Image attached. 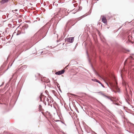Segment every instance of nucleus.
Segmentation results:
<instances>
[{"label":"nucleus","instance_id":"f257e3e1","mask_svg":"<svg viewBox=\"0 0 134 134\" xmlns=\"http://www.w3.org/2000/svg\"><path fill=\"white\" fill-rule=\"evenodd\" d=\"M66 41L68 42L72 43L74 41V37H70L66 39Z\"/></svg>","mask_w":134,"mask_h":134},{"label":"nucleus","instance_id":"f03ea898","mask_svg":"<svg viewBox=\"0 0 134 134\" xmlns=\"http://www.w3.org/2000/svg\"><path fill=\"white\" fill-rule=\"evenodd\" d=\"M92 80L96 82H97L98 83H99L100 84L101 86L103 87V88H105V86H104V85L102 84L101 82L98 80L95 79H92Z\"/></svg>","mask_w":134,"mask_h":134},{"label":"nucleus","instance_id":"7ed1b4c3","mask_svg":"<svg viewBox=\"0 0 134 134\" xmlns=\"http://www.w3.org/2000/svg\"><path fill=\"white\" fill-rule=\"evenodd\" d=\"M65 72L64 70H63L59 71H58L55 73V74L57 75H60L63 74Z\"/></svg>","mask_w":134,"mask_h":134},{"label":"nucleus","instance_id":"20e7f679","mask_svg":"<svg viewBox=\"0 0 134 134\" xmlns=\"http://www.w3.org/2000/svg\"><path fill=\"white\" fill-rule=\"evenodd\" d=\"M102 21L105 24H107V20L106 19V18L105 16H103L102 17Z\"/></svg>","mask_w":134,"mask_h":134},{"label":"nucleus","instance_id":"39448f33","mask_svg":"<svg viewBox=\"0 0 134 134\" xmlns=\"http://www.w3.org/2000/svg\"><path fill=\"white\" fill-rule=\"evenodd\" d=\"M9 0H1L0 1V3L2 4H4L9 2Z\"/></svg>","mask_w":134,"mask_h":134},{"label":"nucleus","instance_id":"423d86ee","mask_svg":"<svg viewBox=\"0 0 134 134\" xmlns=\"http://www.w3.org/2000/svg\"><path fill=\"white\" fill-rule=\"evenodd\" d=\"M102 94L105 97H106L108 99H109L112 102H113V100L111 99L109 97L106 96V95H105L104 94Z\"/></svg>","mask_w":134,"mask_h":134},{"label":"nucleus","instance_id":"0eeeda50","mask_svg":"<svg viewBox=\"0 0 134 134\" xmlns=\"http://www.w3.org/2000/svg\"><path fill=\"white\" fill-rule=\"evenodd\" d=\"M94 72L95 74L97 75L99 77H101L97 73V72L95 70L94 71Z\"/></svg>","mask_w":134,"mask_h":134},{"label":"nucleus","instance_id":"6e6552de","mask_svg":"<svg viewBox=\"0 0 134 134\" xmlns=\"http://www.w3.org/2000/svg\"><path fill=\"white\" fill-rule=\"evenodd\" d=\"M18 10L17 9H15L14 10H12V11L14 13V12H16Z\"/></svg>","mask_w":134,"mask_h":134},{"label":"nucleus","instance_id":"1a4fd4ad","mask_svg":"<svg viewBox=\"0 0 134 134\" xmlns=\"http://www.w3.org/2000/svg\"><path fill=\"white\" fill-rule=\"evenodd\" d=\"M4 84V82H3V83H2V85H0V86H2Z\"/></svg>","mask_w":134,"mask_h":134},{"label":"nucleus","instance_id":"9d476101","mask_svg":"<svg viewBox=\"0 0 134 134\" xmlns=\"http://www.w3.org/2000/svg\"><path fill=\"white\" fill-rule=\"evenodd\" d=\"M13 76H14V74H13V76H12V77H13ZM12 77L11 78V79H10V80H9V81H10L11 80V79H12Z\"/></svg>","mask_w":134,"mask_h":134},{"label":"nucleus","instance_id":"9b49d317","mask_svg":"<svg viewBox=\"0 0 134 134\" xmlns=\"http://www.w3.org/2000/svg\"><path fill=\"white\" fill-rule=\"evenodd\" d=\"M75 13H74V12H71V13L72 14H75Z\"/></svg>","mask_w":134,"mask_h":134},{"label":"nucleus","instance_id":"f8f14e48","mask_svg":"<svg viewBox=\"0 0 134 134\" xmlns=\"http://www.w3.org/2000/svg\"><path fill=\"white\" fill-rule=\"evenodd\" d=\"M129 39H130V37H131V36H129Z\"/></svg>","mask_w":134,"mask_h":134},{"label":"nucleus","instance_id":"ddd939ff","mask_svg":"<svg viewBox=\"0 0 134 134\" xmlns=\"http://www.w3.org/2000/svg\"><path fill=\"white\" fill-rule=\"evenodd\" d=\"M13 63H12V64H11V65H10V67H11L12 66V65L13 64Z\"/></svg>","mask_w":134,"mask_h":134},{"label":"nucleus","instance_id":"4468645a","mask_svg":"<svg viewBox=\"0 0 134 134\" xmlns=\"http://www.w3.org/2000/svg\"><path fill=\"white\" fill-rule=\"evenodd\" d=\"M43 53V51H42V52H41V54H42Z\"/></svg>","mask_w":134,"mask_h":134},{"label":"nucleus","instance_id":"2eb2a0df","mask_svg":"<svg viewBox=\"0 0 134 134\" xmlns=\"http://www.w3.org/2000/svg\"><path fill=\"white\" fill-rule=\"evenodd\" d=\"M87 56H88V53H87Z\"/></svg>","mask_w":134,"mask_h":134},{"label":"nucleus","instance_id":"dca6fc26","mask_svg":"<svg viewBox=\"0 0 134 134\" xmlns=\"http://www.w3.org/2000/svg\"><path fill=\"white\" fill-rule=\"evenodd\" d=\"M72 95H74V96H75L76 95L74 94H72Z\"/></svg>","mask_w":134,"mask_h":134},{"label":"nucleus","instance_id":"f3484780","mask_svg":"<svg viewBox=\"0 0 134 134\" xmlns=\"http://www.w3.org/2000/svg\"><path fill=\"white\" fill-rule=\"evenodd\" d=\"M19 34H18V33H17V34L16 35H19Z\"/></svg>","mask_w":134,"mask_h":134},{"label":"nucleus","instance_id":"a211bd4d","mask_svg":"<svg viewBox=\"0 0 134 134\" xmlns=\"http://www.w3.org/2000/svg\"><path fill=\"white\" fill-rule=\"evenodd\" d=\"M126 60H125V62H126Z\"/></svg>","mask_w":134,"mask_h":134},{"label":"nucleus","instance_id":"6ab92c4d","mask_svg":"<svg viewBox=\"0 0 134 134\" xmlns=\"http://www.w3.org/2000/svg\"><path fill=\"white\" fill-rule=\"evenodd\" d=\"M40 107H41V105H40Z\"/></svg>","mask_w":134,"mask_h":134},{"label":"nucleus","instance_id":"aec40b11","mask_svg":"<svg viewBox=\"0 0 134 134\" xmlns=\"http://www.w3.org/2000/svg\"><path fill=\"white\" fill-rule=\"evenodd\" d=\"M40 99H41V98H40Z\"/></svg>","mask_w":134,"mask_h":134}]
</instances>
